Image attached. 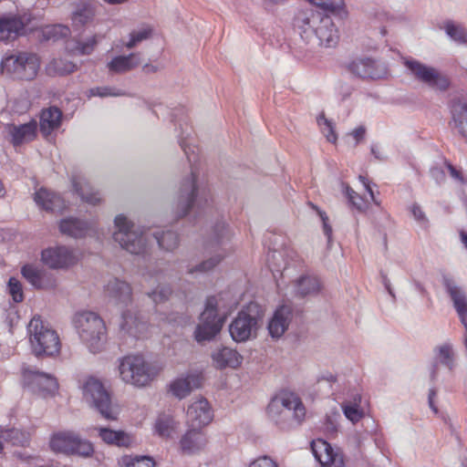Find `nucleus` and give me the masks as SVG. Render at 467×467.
<instances>
[{
    "mask_svg": "<svg viewBox=\"0 0 467 467\" xmlns=\"http://www.w3.org/2000/svg\"><path fill=\"white\" fill-rule=\"evenodd\" d=\"M349 71L361 78H379L382 71L371 58H358L348 65Z\"/></svg>",
    "mask_w": 467,
    "mask_h": 467,
    "instance_id": "cd10ccee",
    "label": "nucleus"
},
{
    "mask_svg": "<svg viewBox=\"0 0 467 467\" xmlns=\"http://www.w3.org/2000/svg\"><path fill=\"white\" fill-rule=\"evenodd\" d=\"M358 178H359V180L361 181V182L364 184V186H365L366 190L368 191V192L369 193V195H370V197H371L372 201H373L377 205H379V202H377V200H376V199H375V197H374V192H373L372 189L370 188L369 183L367 182L366 178H365L364 176H362V175H359V177H358Z\"/></svg>",
    "mask_w": 467,
    "mask_h": 467,
    "instance_id": "0e129e2a",
    "label": "nucleus"
},
{
    "mask_svg": "<svg viewBox=\"0 0 467 467\" xmlns=\"http://www.w3.org/2000/svg\"><path fill=\"white\" fill-rule=\"evenodd\" d=\"M152 29L149 26L133 30L130 36V41L126 44V47L131 49L143 40L149 39L151 36Z\"/></svg>",
    "mask_w": 467,
    "mask_h": 467,
    "instance_id": "09e8293b",
    "label": "nucleus"
},
{
    "mask_svg": "<svg viewBox=\"0 0 467 467\" xmlns=\"http://www.w3.org/2000/svg\"><path fill=\"white\" fill-rule=\"evenodd\" d=\"M383 284H384V286L385 288L388 290L389 294L394 297V294L392 292V289L390 287V283H389V280L387 278V276H383Z\"/></svg>",
    "mask_w": 467,
    "mask_h": 467,
    "instance_id": "338daca9",
    "label": "nucleus"
},
{
    "mask_svg": "<svg viewBox=\"0 0 467 467\" xmlns=\"http://www.w3.org/2000/svg\"><path fill=\"white\" fill-rule=\"evenodd\" d=\"M39 66L36 54L20 52L5 57L0 64V72L12 78L31 80L36 76Z\"/></svg>",
    "mask_w": 467,
    "mask_h": 467,
    "instance_id": "f8f14e48",
    "label": "nucleus"
},
{
    "mask_svg": "<svg viewBox=\"0 0 467 467\" xmlns=\"http://www.w3.org/2000/svg\"><path fill=\"white\" fill-rule=\"evenodd\" d=\"M230 309L231 306L224 303L223 294L208 297L205 308L201 314V322L194 332L197 342L213 339L221 331L225 316Z\"/></svg>",
    "mask_w": 467,
    "mask_h": 467,
    "instance_id": "39448f33",
    "label": "nucleus"
},
{
    "mask_svg": "<svg viewBox=\"0 0 467 467\" xmlns=\"http://www.w3.org/2000/svg\"><path fill=\"white\" fill-rule=\"evenodd\" d=\"M322 288L320 278L315 275H302L291 283V293L297 298L316 296Z\"/></svg>",
    "mask_w": 467,
    "mask_h": 467,
    "instance_id": "aec40b11",
    "label": "nucleus"
},
{
    "mask_svg": "<svg viewBox=\"0 0 467 467\" xmlns=\"http://www.w3.org/2000/svg\"><path fill=\"white\" fill-rule=\"evenodd\" d=\"M158 67L155 66V65H152V64H145L143 67H142V71L145 73V74H150V73H155L158 71Z\"/></svg>",
    "mask_w": 467,
    "mask_h": 467,
    "instance_id": "69168bd1",
    "label": "nucleus"
},
{
    "mask_svg": "<svg viewBox=\"0 0 467 467\" xmlns=\"http://www.w3.org/2000/svg\"><path fill=\"white\" fill-rule=\"evenodd\" d=\"M410 211H411V213H412V215H413L415 220H417L418 222H424L425 221V214L422 212V210L420 207V205H418L417 203H414L411 206Z\"/></svg>",
    "mask_w": 467,
    "mask_h": 467,
    "instance_id": "e2e57ef3",
    "label": "nucleus"
},
{
    "mask_svg": "<svg viewBox=\"0 0 467 467\" xmlns=\"http://www.w3.org/2000/svg\"><path fill=\"white\" fill-rule=\"evenodd\" d=\"M62 116V111L57 107H49L41 111L39 128L43 136L47 137L60 127Z\"/></svg>",
    "mask_w": 467,
    "mask_h": 467,
    "instance_id": "7c9ffc66",
    "label": "nucleus"
},
{
    "mask_svg": "<svg viewBox=\"0 0 467 467\" xmlns=\"http://www.w3.org/2000/svg\"><path fill=\"white\" fill-rule=\"evenodd\" d=\"M371 153L376 159L380 161L384 160V157L380 154L376 146H371Z\"/></svg>",
    "mask_w": 467,
    "mask_h": 467,
    "instance_id": "774afa93",
    "label": "nucleus"
},
{
    "mask_svg": "<svg viewBox=\"0 0 467 467\" xmlns=\"http://www.w3.org/2000/svg\"><path fill=\"white\" fill-rule=\"evenodd\" d=\"M438 350L440 361L451 369L453 366L451 348L448 345H444L440 347Z\"/></svg>",
    "mask_w": 467,
    "mask_h": 467,
    "instance_id": "4d7b16f0",
    "label": "nucleus"
},
{
    "mask_svg": "<svg viewBox=\"0 0 467 467\" xmlns=\"http://www.w3.org/2000/svg\"><path fill=\"white\" fill-rule=\"evenodd\" d=\"M317 123L324 136L329 142L336 143L337 136L335 132V127L331 120L327 119L324 113L317 117Z\"/></svg>",
    "mask_w": 467,
    "mask_h": 467,
    "instance_id": "49530a36",
    "label": "nucleus"
},
{
    "mask_svg": "<svg viewBox=\"0 0 467 467\" xmlns=\"http://www.w3.org/2000/svg\"><path fill=\"white\" fill-rule=\"evenodd\" d=\"M293 25L306 44L314 42L330 47L338 41V30L328 14L312 8L300 10L295 16Z\"/></svg>",
    "mask_w": 467,
    "mask_h": 467,
    "instance_id": "f257e3e1",
    "label": "nucleus"
},
{
    "mask_svg": "<svg viewBox=\"0 0 467 467\" xmlns=\"http://www.w3.org/2000/svg\"><path fill=\"white\" fill-rule=\"evenodd\" d=\"M97 44L98 36H92L84 41H77L75 51H77L78 55L82 56L90 55L94 51Z\"/></svg>",
    "mask_w": 467,
    "mask_h": 467,
    "instance_id": "3c124183",
    "label": "nucleus"
},
{
    "mask_svg": "<svg viewBox=\"0 0 467 467\" xmlns=\"http://www.w3.org/2000/svg\"><path fill=\"white\" fill-rule=\"evenodd\" d=\"M90 94L92 96L98 97H120L125 94L121 89L113 88V87H97L90 89Z\"/></svg>",
    "mask_w": 467,
    "mask_h": 467,
    "instance_id": "5fc2aeb1",
    "label": "nucleus"
},
{
    "mask_svg": "<svg viewBox=\"0 0 467 467\" xmlns=\"http://www.w3.org/2000/svg\"><path fill=\"white\" fill-rule=\"evenodd\" d=\"M213 420V410L203 397L190 401L186 410V423L189 428H204Z\"/></svg>",
    "mask_w": 467,
    "mask_h": 467,
    "instance_id": "dca6fc26",
    "label": "nucleus"
},
{
    "mask_svg": "<svg viewBox=\"0 0 467 467\" xmlns=\"http://www.w3.org/2000/svg\"><path fill=\"white\" fill-rule=\"evenodd\" d=\"M153 237L160 248L171 252L175 249V234L172 231L155 232Z\"/></svg>",
    "mask_w": 467,
    "mask_h": 467,
    "instance_id": "c03bdc74",
    "label": "nucleus"
},
{
    "mask_svg": "<svg viewBox=\"0 0 467 467\" xmlns=\"http://www.w3.org/2000/svg\"><path fill=\"white\" fill-rule=\"evenodd\" d=\"M50 448L57 452L83 458L89 457L94 452L90 441L82 439L78 433L70 431L53 434L50 440Z\"/></svg>",
    "mask_w": 467,
    "mask_h": 467,
    "instance_id": "ddd939ff",
    "label": "nucleus"
},
{
    "mask_svg": "<svg viewBox=\"0 0 467 467\" xmlns=\"http://www.w3.org/2000/svg\"><path fill=\"white\" fill-rule=\"evenodd\" d=\"M202 379V376L199 373H190L185 377L177 379V398L182 399L193 389L201 388Z\"/></svg>",
    "mask_w": 467,
    "mask_h": 467,
    "instance_id": "e433bc0d",
    "label": "nucleus"
},
{
    "mask_svg": "<svg viewBox=\"0 0 467 467\" xmlns=\"http://www.w3.org/2000/svg\"><path fill=\"white\" fill-rule=\"evenodd\" d=\"M249 467H278V463L270 456L262 455L254 460Z\"/></svg>",
    "mask_w": 467,
    "mask_h": 467,
    "instance_id": "bf43d9fd",
    "label": "nucleus"
},
{
    "mask_svg": "<svg viewBox=\"0 0 467 467\" xmlns=\"http://www.w3.org/2000/svg\"><path fill=\"white\" fill-rule=\"evenodd\" d=\"M117 230L113 239L122 249L132 254H142L148 246L147 232L130 222L123 214H119L114 220Z\"/></svg>",
    "mask_w": 467,
    "mask_h": 467,
    "instance_id": "9d476101",
    "label": "nucleus"
},
{
    "mask_svg": "<svg viewBox=\"0 0 467 467\" xmlns=\"http://www.w3.org/2000/svg\"><path fill=\"white\" fill-rule=\"evenodd\" d=\"M105 293L116 304L127 306L131 302L132 289L130 284L118 278L109 281L105 286Z\"/></svg>",
    "mask_w": 467,
    "mask_h": 467,
    "instance_id": "b1692460",
    "label": "nucleus"
},
{
    "mask_svg": "<svg viewBox=\"0 0 467 467\" xmlns=\"http://www.w3.org/2000/svg\"><path fill=\"white\" fill-rule=\"evenodd\" d=\"M326 13L337 15L343 17L347 15L344 0H307Z\"/></svg>",
    "mask_w": 467,
    "mask_h": 467,
    "instance_id": "ea45409f",
    "label": "nucleus"
},
{
    "mask_svg": "<svg viewBox=\"0 0 467 467\" xmlns=\"http://www.w3.org/2000/svg\"><path fill=\"white\" fill-rule=\"evenodd\" d=\"M89 227L87 222L68 217L62 219L59 223V230L63 234L73 238H82L88 234Z\"/></svg>",
    "mask_w": 467,
    "mask_h": 467,
    "instance_id": "f704fd0d",
    "label": "nucleus"
},
{
    "mask_svg": "<svg viewBox=\"0 0 467 467\" xmlns=\"http://www.w3.org/2000/svg\"><path fill=\"white\" fill-rule=\"evenodd\" d=\"M231 237L230 228L222 218L212 223L202 237V248L212 256L199 264L195 271L207 273L217 266L228 253Z\"/></svg>",
    "mask_w": 467,
    "mask_h": 467,
    "instance_id": "20e7f679",
    "label": "nucleus"
},
{
    "mask_svg": "<svg viewBox=\"0 0 467 467\" xmlns=\"http://www.w3.org/2000/svg\"><path fill=\"white\" fill-rule=\"evenodd\" d=\"M27 333L36 357H53L60 351V340L57 333L49 327L39 316H35L27 326Z\"/></svg>",
    "mask_w": 467,
    "mask_h": 467,
    "instance_id": "0eeeda50",
    "label": "nucleus"
},
{
    "mask_svg": "<svg viewBox=\"0 0 467 467\" xmlns=\"http://www.w3.org/2000/svg\"><path fill=\"white\" fill-rule=\"evenodd\" d=\"M74 325L82 343L92 353L100 352L107 341L104 320L95 312L83 311L74 317Z\"/></svg>",
    "mask_w": 467,
    "mask_h": 467,
    "instance_id": "423d86ee",
    "label": "nucleus"
},
{
    "mask_svg": "<svg viewBox=\"0 0 467 467\" xmlns=\"http://www.w3.org/2000/svg\"><path fill=\"white\" fill-rule=\"evenodd\" d=\"M451 125L458 133L467 139V102L453 100L451 106Z\"/></svg>",
    "mask_w": 467,
    "mask_h": 467,
    "instance_id": "2f4dec72",
    "label": "nucleus"
},
{
    "mask_svg": "<svg viewBox=\"0 0 467 467\" xmlns=\"http://www.w3.org/2000/svg\"><path fill=\"white\" fill-rule=\"evenodd\" d=\"M173 428L174 420L172 416L166 414L159 416L155 424V430L161 437H170L173 431Z\"/></svg>",
    "mask_w": 467,
    "mask_h": 467,
    "instance_id": "37998d69",
    "label": "nucleus"
},
{
    "mask_svg": "<svg viewBox=\"0 0 467 467\" xmlns=\"http://www.w3.org/2000/svg\"><path fill=\"white\" fill-rule=\"evenodd\" d=\"M361 400L360 396H357L354 399V403H344L342 409L345 416L353 423L358 422L363 417V411L358 409V404Z\"/></svg>",
    "mask_w": 467,
    "mask_h": 467,
    "instance_id": "a18cd8bd",
    "label": "nucleus"
},
{
    "mask_svg": "<svg viewBox=\"0 0 467 467\" xmlns=\"http://www.w3.org/2000/svg\"><path fill=\"white\" fill-rule=\"evenodd\" d=\"M41 259L53 269L67 268L78 262L75 251L67 246L47 248L42 251Z\"/></svg>",
    "mask_w": 467,
    "mask_h": 467,
    "instance_id": "f3484780",
    "label": "nucleus"
},
{
    "mask_svg": "<svg viewBox=\"0 0 467 467\" xmlns=\"http://www.w3.org/2000/svg\"><path fill=\"white\" fill-rule=\"evenodd\" d=\"M311 450L321 467H343V457L335 451L332 446L322 439L311 442Z\"/></svg>",
    "mask_w": 467,
    "mask_h": 467,
    "instance_id": "a211bd4d",
    "label": "nucleus"
},
{
    "mask_svg": "<svg viewBox=\"0 0 467 467\" xmlns=\"http://www.w3.org/2000/svg\"><path fill=\"white\" fill-rule=\"evenodd\" d=\"M95 15L96 11L93 5L88 3L80 4L72 14L73 24L77 26H83L90 23Z\"/></svg>",
    "mask_w": 467,
    "mask_h": 467,
    "instance_id": "58836bf2",
    "label": "nucleus"
},
{
    "mask_svg": "<svg viewBox=\"0 0 467 467\" xmlns=\"http://www.w3.org/2000/svg\"><path fill=\"white\" fill-rule=\"evenodd\" d=\"M172 289L170 286H161L149 294L153 302L159 306L164 303L171 296Z\"/></svg>",
    "mask_w": 467,
    "mask_h": 467,
    "instance_id": "6e6d98bb",
    "label": "nucleus"
},
{
    "mask_svg": "<svg viewBox=\"0 0 467 467\" xmlns=\"http://www.w3.org/2000/svg\"><path fill=\"white\" fill-rule=\"evenodd\" d=\"M99 436L101 440L110 445L119 447H130L133 442V438L123 431H113L109 428H98Z\"/></svg>",
    "mask_w": 467,
    "mask_h": 467,
    "instance_id": "c9c22d12",
    "label": "nucleus"
},
{
    "mask_svg": "<svg viewBox=\"0 0 467 467\" xmlns=\"http://www.w3.org/2000/svg\"><path fill=\"white\" fill-rule=\"evenodd\" d=\"M403 65L414 79L440 90H446L449 88V79L436 68L429 67L412 57L403 58Z\"/></svg>",
    "mask_w": 467,
    "mask_h": 467,
    "instance_id": "4468645a",
    "label": "nucleus"
},
{
    "mask_svg": "<svg viewBox=\"0 0 467 467\" xmlns=\"http://www.w3.org/2000/svg\"><path fill=\"white\" fill-rule=\"evenodd\" d=\"M443 285L453 303L462 324L464 328H467V296L464 289L449 277H444Z\"/></svg>",
    "mask_w": 467,
    "mask_h": 467,
    "instance_id": "412c9836",
    "label": "nucleus"
},
{
    "mask_svg": "<svg viewBox=\"0 0 467 467\" xmlns=\"http://www.w3.org/2000/svg\"><path fill=\"white\" fill-rule=\"evenodd\" d=\"M71 182L74 192L82 201L91 205H97L100 202L101 198L99 192L92 188L85 177L78 174L73 175L71 177Z\"/></svg>",
    "mask_w": 467,
    "mask_h": 467,
    "instance_id": "393cba45",
    "label": "nucleus"
},
{
    "mask_svg": "<svg viewBox=\"0 0 467 467\" xmlns=\"http://www.w3.org/2000/svg\"><path fill=\"white\" fill-rule=\"evenodd\" d=\"M7 287L12 299L16 303H20L24 300L23 287L19 280L15 277H10Z\"/></svg>",
    "mask_w": 467,
    "mask_h": 467,
    "instance_id": "864d4df0",
    "label": "nucleus"
},
{
    "mask_svg": "<svg viewBox=\"0 0 467 467\" xmlns=\"http://www.w3.org/2000/svg\"><path fill=\"white\" fill-rule=\"evenodd\" d=\"M121 319V331L138 339L145 337L148 330V323L140 312L127 309L122 312Z\"/></svg>",
    "mask_w": 467,
    "mask_h": 467,
    "instance_id": "6ab92c4d",
    "label": "nucleus"
},
{
    "mask_svg": "<svg viewBox=\"0 0 467 467\" xmlns=\"http://www.w3.org/2000/svg\"><path fill=\"white\" fill-rule=\"evenodd\" d=\"M140 64L139 54L130 53L127 56H117L108 64L107 67L110 74H123L133 70Z\"/></svg>",
    "mask_w": 467,
    "mask_h": 467,
    "instance_id": "473e14b6",
    "label": "nucleus"
},
{
    "mask_svg": "<svg viewBox=\"0 0 467 467\" xmlns=\"http://www.w3.org/2000/svg\"><path fill=\"white\" fill-rule=\"evenodd\" d=\"M82 393L84 400L102 418L108 420H116L118 419L119 408L112 402L110 393L99 379L88 377L82 385Z\"/></svg>",
    "mask_w": 467,
    "mask_h": 467,
    "instance_id": "1a4fd4ad",
    "label": "nucleus"
},
{
    "mask_svg": "<svg viewBox=\"0 0 467 467\" xmlns=\"http://www.w3.org/2000/svg\"><path fill=\"white\" fill-rule=\"evenodd\" d=\"M34 200L39 207L46 211L55 212L64 207L61 196L45 188H40L36 192Z\"/></svg>",
    "mask_w": 467,
    "mask_h": 467,
    "instance_id": "72a5a7b5",
    "label": "nucleus"
},
{
    "mask_svg": "<svg viewBox=\"0 0 467 467\" xmlns=\"http://www.w3.org/2000/svg\"><path fill=\"white\" fill-rule=\"evenodd\" d=\"M36 129L37 123L34 119L21 125H11L9 127L11 142L14 146H17L33 140L36 136Z\"/></svg>",
    "mask_w": 467,
    "mask_h": 467,
    "instance_id": "c756f323",
    "label": "nucleus"
},
{
    "mask_svg": "<svg viewBox=\"0 0 467 467\" xmlns=\"http://www.w3.org/2000/svg\"><path fill=\"white\" fill-rule=\"evenodd\" d=\"M448 170L450 171L451 176L453 179H455L456 181H458L459 182H461L462 184L466 182L462 171L457 170L454 166H452L451 164H448Z\"/></svg>",
    "mask_w": 467,
    "mask_h": 467,
    "instance_id": "680f3d73",
    "label": "nucleus"
},
{
    "mask_svg": "<svg viewBox=\"0 0 467 467\" xmlns=\"http://www.w3.org/2000/svg\"><path fill=\"white\" fill-rule=\"evenodd\" d=\"M445 31L454 41L461 44H467V31L464 27L448 22L445 26Z\"/></svg>",
    "mask_w": 467,
    "mask_h": 467,
    "instance_id": "de8ad7c7",
    "label": "nucleus"
},
{
    "mask_svg": "<svg viewBox=\"0 0 467 467\" xmlns=\"http://www.w3.org/2000/svg\"><path fill=\"white\" fill-rule=\"evenodd\" d=\"M119 371L121 379L138 388L149 385L156 371L141 355H128L119 360Z\"/></svg>",
    "mask_w": 467,
    "mask_h": 467,
    "instance_id": "9b49d317",
    "label": "nucleus"
},
{
    "mask_svg": "<svg viewBox=\"0 0 467 467\" xmlns=\"http://www.w3.org/2000/svg\"><path fill=\"white\" fill-rule=\"evenodd\" d=\"M366 128L364 126H359L350 132V135L354 138L356 141L355 145H358L361 140H364Z\"/></svg>",
    "mask_w": 467,
    "mask_h": 467,
    "instance_id": "052dcab7",
    "label": "nucleus"
},
{
    "mask_svg": "<svg viewBox=\"0 0 467 467\" xmlns=\"http://www.w3.org/2000/svg\"><path fill=\"white\" fill-rule=\"evenodd\" d=\"M213 203V195L207 182L192 171L190 178L182 183L177 196V219L191 213L194 216L199 215L210 209Z\"/></svg>",
    "mask_w": 467,
    "mask_h": 467,
    "instance_id": "7ed1b4c3",
    "label": "nucleus"
},
{
    "mask_svg": "<svg viewBox=\"0 0 467 467\" xmlns=\"http://www.w3.org/2000/svg\"><path fill=\"white\" fill-rule=\"evenodd\" d=\"M292 319V309L289 306L278 307L268 323V331L272 337L279 338L288 328Z\"/></svg>",
    "mask_w": 467,
    "mask_h": 467,
    "instance_id": "4be33fe9",
    "label": "nucleus"
},
{
    "mask_svg": "<svg viewBox=\"0 0 467 467\" xmlns=\"http://www.w3.org/2000/svg\"><path fill=\"white\" fill-rule=\"evenodd\" d=\"M214 366L217 368H225L227 367L236 368L241 366L243 357L234 349L223 347L217 349L212 355Z\"/></svg>",
    "mask_w": 467,
    "mask_h": 467,
    "instance_id": "c85d7f7f",
    "label": "nucleus"
},
{
    "mask_svg": "<svg viewBox=\"0 0 467 467\" xmlns=\"http://www.w3.org/2000/svg\"><path fill=\"white\" fill-rule=\"evenodd\" d=\"M24 385L32 392L41 394H54L58 389V383L52 375L41 372L29 366L22 368Z\"/></svg>",
    "mask_w": 467,
    "mask_h": 467,
    "instance_id": "2eb2a0df",
    "label": "nucleus"
},
{
    "mask_svg": "<svg viewBox=\"0 0 467 467\" xmlns=\"http://www.w3.org/2000/svg\"><path fill=\"white\" fill-rule=\"evenodd\" d=\"M0 439L14 446H25L29 441V434L16 428L0 430Z\"/></svg>",
    "mask_w": 467,
    "mask_h": 467,
    "instance_id": "4c0bfd02",
    "label": "nucleus"
},
{
    "mask_svg": "<svg viewBox=\"0 0 467 467\" xmlns=\"http://www.w3.org/2000/svg\"><path fill=\"white\" fill-rule=\"evenodd\" d=\"M264 310L262 306L250 302L238 313L229 326V332L235 342H245L255 337L262 325Z\"/></svg>",
    "mask_w": 467,
    "mask_h": 467,
    "instance_id": "6e6552de",
    "label": "nucleus"
},
{
    "mask_svg": "<svg viewBox=\"0 0 467 467\" xmlns=\"http://www.w3.org/2000/svg\"><path fill=\"white\" fill-rule=\"evenodd\" d=\"M312 207L317 212V214L319 215V217L322 221L323 232H324V234L327 236V242L329 244L332 239V227L328 223V216L327 215V213L325 212L319 210L317 206L312 205Z\"/></svg>",
    "mask_w": 467,
    "mask_h": 467,
    "instance_id": "13d9d810",
    "label": "nucleus"
},
{
    "mask_svg": "<svg viewBox=\"0 0 467 467\" xmlns=\"http://www.w3.org/2000/svg\"><path fill=\"white\" fill-rule=\"evenodd\" d=\"M203 428H189L181 439V449L186 454H193L202 451L207 444V437Z\"/></svg>",
    "mask_w": 467,
    "mask_h": 467,
    "instance_id": "5701e85b",
    "label": "nucleus"
},
{
    "mask_svg": "<svg viewBox=\"0 0 467 467\" xmlns=\"http://www.w3.org/2000/svg\"><path fill=\"white\" fill-rule=\"evenodd\" d=\"M76 68L77 66L73 62L63 58L53 59L48 65V71L59 76L70 74Z\"/></svg>",
    "mask_w": 467,
    "mask_h": 467,
    "instance_id": "a19ab883",
    "label": "nucleus"
},
{
    "mask_svg": "<svg viewBox=\"0 0 467 467\" xmlns=\"http://www.w3.org/2000/svg\"><path fill=\"white\" fill-rule=\"evenodd\" d=\"M26 24L19 16L0 17V40L15 39L26 33Z\"/></svg>",
    "mask_w": 467,
    "mask_h": 467,
    "instance_id": "a878e982",
    "label": "nucleus"
},
{
    "mask_svg": "<svg viewBox=\"0 0 467 467\" xmlns=\"http://www.w3.org/2000/svg\"><path fill=\"white\" fill-rule=\"evenodd\" d=\"M139 463H143L146 467H155L157 464L152 457L147 455H124L119 462L122 467H135Z\"/></svg>",
    "mask_w": 467,
    "mask_h": 467,
    "instance_id": "79ce46f5",
    "label": "nucleus"
},
{
    "mask_svg": "<svg viewBox=\"0 0 467 467\" xmlns=\"http://www.w3.org/2000/svg\"><path fill=\"white\" fill-rule=\"evenodd\" d=\"M68 33V27L62 25H50L43 29V36L47 40H57L60 37L67 36Z\"/></svg>",
    "mask_w": 467,
    "mask_h": 467,
    "instance_id": "8fccbe9b",
    "label": "nucleus"
},
{
    "mask_svg": "<svg viewBox=\"0 0 467 467\" xmlns=\"http://www.w3.org/2000/svg\"><path fill=\"white\" fill-rule=\"evenodd\" d=\"M342 186L345 189L346 195L351 205L359 212L364 211L366 208L364 199L354 190H352L348 184L343 183Z\"/></svg>",
    "mask_w": 467,
    "mask_h": 467,
    "instance_id": "603ef678",
    "label": "nucleus"
},
{
    "mask_svg": "<svg viewBox=\"0 0 467 467\" xmlns=\"http://www.w3.org/2000/svg\"><path fill=\"white\" fill-rule=\"evenodd\" d=\"M21 274L29 284L37 289H47L55 285V281L44 270L33 265H24Z\"/></svg>",
    "mask_w": 467,
    "mask_h": 467,
    "instance_id": "bb28decb",
    "label": "nucleus"
},
{
    "mask_svg": "<svg viewBox=\"0 0 467 467\" xmlns=\"http://www.w3.org/2000/svg\"><path fill=\"white\" fill-rule=\"evenodd\" d=\"M306 413L300 397L288 390L278 392L267 406L269 420L282 431H289L301 425Z\"/></svg>",
    "mask_w": 467,
    "mask_h": 467,
    "instance_id": "f03ea898",
    "label": "nucleus"
}]
</instances>
